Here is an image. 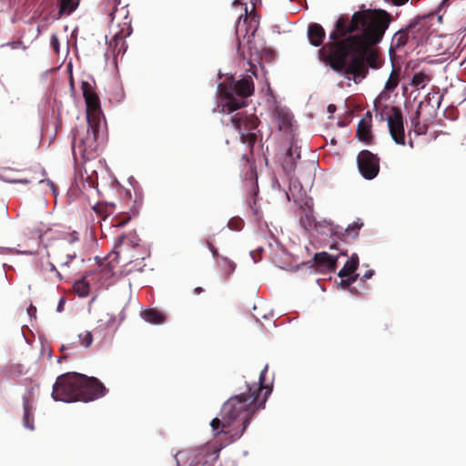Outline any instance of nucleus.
I'll list each match as a JSON object with an SVG mask.
<instances>
[{
	"label": "nucleus",
	"instance_id": "c03bdc74",
	"mask_svg": "<svg viewBox=\"0 0 466 466\" xmlns=\"http://www.w3.org/2000/svg\"><path fill=\"white\" fill-rule=\"evenodd\" d=\"M373 275H374V270H373V269H369V270H367V271L364 273V275L362 276V279H363L364 280H366V279H370Z\"/></svg>",
	"mask_w": 466,
	"mask_h": 466
},
{
	"label": "nucleus",
	"instance_id": "4be33fe9",
	"mask_svg": "<svg viewBox=\"0 0 466 466\" xmlns=\"http://www.w3.org/2000/svg\"><path fill=\"white\" fill-rule=\"evenodd\" d=\"M116 322V316L114 314L106 312L102 318L98 319V326L96 328V330L104 331L106 329H111Z\"/></svg>",
	"mask_w": 466,
	"mask_h": 466
},
{
	"label": "nucleus",
	"instance_id": "393cba45",
	"mask_svg": "<svg viewBox=\"0 0 466 466\" xmlns=\"http://www.w3.org/2000/svg\"><path fill=\"white\" fill-rule=\"evenodd\" d=\"M73 288L79 297L85 298L89 294L90 286L85 278L76 281Z\"/></svg>",
	"mask_w": 466,
	"mask_h": 466
},
{
	"label": "nucleus",
	"instance_id": "f8f14e48",
	"mask_svg": "<svg viewBox=\"0 0 466 466\" xmlns=\"http://www.w3.org/2000/svg\"><path fill=\"white\" fill-rule=\"evenodd\" d=\"M37 255L38 260L36 262V266L39 268V270L43 273H46L47 271L54 272L56 274V279L58 280H62V275L56 269V266L49 260L48 251L45 249L44 251L39 252Z\"/></svg>",
	"mask_w": 466,
	"mask_h": 466
},
{
	"label": "nucleus",
	"instance_id": "f704fd0d",
	"mask_svg": "<svg viewBox=\"0 0 466 466\" xmlns=\"http://www.w3.org/2000/svg\"><path fill=\"white\" fill-rule=\"evenodd\" d=\"M303 200V205L300 207L302 211H304V209H306V211H313L312 198L306 197Z\"/></svg>",
	"mask_w": 466,
	"mask_h": 466
},
{
	"label": "nucleus",
	"instance_id": "864d4df0",
	"mask_svg": "<svg viewBox=\"0 0 466 466\" xmlns=\"http://www.w3.org/2000/svg\"><path fill=\"white\" fill-rule=\"evenodd\" d=\"M350 228H355V225H350V226L347 228V229H346V230H347V231H350Z\"/></svg>",
	"mask_w": 466,
	"mask_h": 466
},
{
	"label": "nucleus",
	"instance_id": "09e8293b",
	"mask_svg": "<svg viewBox=\"0 0 466 466\" xmlns=\"http://www.w3.org/2000/svg\"><path fill=\"white\" fill-rule=\"evenodd\" d=\"M411 124H412V126H414V127H416V126L419 124V116H416L415 117H413V118L411 119Z\"/></svg>",
	"mask_w": 466,
	"mask_h": 466
},
{
	"label": "nucleus",
	"instance_id": "39448f33",
	"mask_svg": "<svg viewBox=\"0 0 466 466\" xmlns=\"http://www.w3.org/2000/svg\"><path fill=\"white\" fill-rule=\"evenodd\" d=\"M99 127V119L91 118L88 115L86 122L76 127L73 132L72 151L76 157L89 158L97 150L96 134Z\"/></svg>",
	"mask_w": 466,
	"mask_h": 466
},
{
	"label": "nucleus",
	"instance_id": "49530a36",
	"mask_svg": "<svg viewBox=\"0 0 466 466\" xmlns=\"http://www.w3.org/2000/svg\"><path fill=\"white\" fill-rule=\"evenodd\" d=\"M64 305H65V299H60V300L58 302V305L56 307V311L57 312H61L64 309Z\"/></svg>",
	"mask_w": 466,
	"mask_h": 466
},
{
	"label": "nucleus",
	"instance_id": "58836bf2",
	"mask_svg": "<svg viewBox=\"0 0 466 466\" xmlns=\"http://www.w3.org/2000/svg\"><path fill=\"white\" fill-rule=\"evenodd\" d=\"M47 230H49L48 228H45V229H33L31 230V233L33 235H36L38 236V238L41 239L42 238V236H43V233L46 232Z\"/></svg>",
	"mask_w": 466,
	"mask_h": 466
},
{
	"label": "nucleus",
	"instance_id": "423d86ee",
	"mask_svg": "<svg viewBox=\"0 0 466 466\" xmlns=\"http://www.w3.org/2000/svg\"><path fill=\"white\" fill-rule=\"evenodd\" d=\"M380 101L378 97L374 100L375 117L381 122L387 121L392 139L398 145H404L405 136L401 110L397 106H379Z\"/></svg>",
	"mask_w": 466,
	"mask_h": 466
},
{
	"label": "nucleus",
	"instance_id": "0eeeda50",
	"mask_svg": "<svg viewBox=\"0 0 466 466\" xmlns=\"http://www.w3.org/2000/svg\"><path fill=\"white\" fill-rule=\"evenodd\" d=\"M258 21L255 15L248 16V8L245 7V14L239 16L236 25V35L238 44V52L246 58L244 48L248 47L250 52L248 59H251L253 55H258V49L253 51V39L255 33L258 30Z\"/></svg>",
	"mask_w": 466,
	"mask_h": 466
},
{
	"label": "nucleus",
	"instance_id": "ea45409f",
	"mask_svg": "<svg viewBox=\"0 0 466 466\" xmlns=\"http://www.w3.org/2000/svg\"><path fill=\"white\" fill-rule=\"evenodd\" d=\"M27 313L31 318H35L36 308L33 305H30L27 309Z\"/></svg>",
	"mask_w": 466,
	"mask_h": 466
},
{
	"label": "nucleus",
	"instance_id": "603ef678",
	"mask_svg": "<svg viewBox=\"0 0 466 466\" xmlns=\"http://www.w3.org/2000/svg\"><path fill=\"white\" fill-rule=\"evenodd\" d=\"M47 183L51 186L52 189H53V190H55V189H54L53 182H52V181H50V180H48V181H47Z\"/></svg>",
	"mask_w": 466,
	"mask_h": 466
},
{
	"label": "nucleus",
	"instance_id": "1a4fd4ad",
	"mask_svg": "<svg viewBox=\"0 0 466 466\" xmlns=\"http://www.w3.org/2000/svg\"><path fill=\"white\" fill-rule=\"evenodd\" d=\"M433 15H423L415 18L406 28L408 35L418 44H423L431 35V20Z\"/></svg>",
	"mask_w": 466,
	"mask_h": 466
},
{
	"label": "nucleus",
	"instance_id": "412c9836",
	"mask_svg": "<svg viewBox=\"0 0 466 466\" xmlns=\"http://www.w3.org/2000/svg\"><path fill=\"white\" fill-rule=\"evenodd\" d=\"M300 157L299 147L296 144H292L288 149L286 157L284 158V166L289 167L291 169L294 166L295 159Z\"/></svg>",
	"mask_w": 466,
	"mask_h": 466
},
{
	"label": "nucleus",
	"instance_id": "9d476101",
	"mask_svg": "<svg viewBox=\"0 0 466 466\" xmlns=\"http://www.w3.org/2000/svg\"><path fill=\"white\" fill-rule=\"evenodd\" d=\"M357 164L360 174L366 179H372L379 173V158L368 150H362L358 155Z\"/></svg>",
	"mask_w": 466,
	"mask_h": 466
},
{
	"label": "nucleus",
	"instance_id": "e433bc0d",
	"mask_svg": "<svg viewBox=\"0 0 466 466\" xmlns=\"http://www.w3.org/2000/svg\"><path fill=\"white\" fill-rule=\"evenodd\" d=\"M0 249L4 252V251H11V252H15L16 254H24V255H31L33 254L32 251H29V250H15L13 248H0Z\"/></svg>",
	"mask_w": 466,
	"mask_h": 466
},
{
	"label": "nucleus",
	"instance_id": "a878e982",
	"mask_svg": "<svg viewBox=\"0 0 466 466\" xmlns=\"http://www.w3.org/2000/svg\"><path fill=\"white\" fill-rule=\"evenodd\" d=\"M430 81V78L424 73L419 72L416 73L410 81V86L420 89L423 88L425 85Z\"/></svg>",
	"mask_w": 466,
	"mask_h": 466
},
{
	"label": "nucleus",
	"instance_id": "b1692460",
	"mask_svg": "<svg viewBox=\"0 0 466 466\" xmlns=\"http://www.w3.org/2000/svg\"><path fill=\"white\" fill-rule=\"evenodd\" d=\"M79 0H61L59 15H70L78 6Z\"/></svg>",
	"mask_w": 466,
	"mask_h": 466
},
{
	"label": "nucleus",
	"instance_id": "2eb2a0df",
	"mask_svg": "<svg viewBox=\"0 0 466 466\" xmlns=\"http://www.w3.org/2000/svg\"><path fill=\"white\" fill-rule=\"evenodd\" d=\"M325 36V31L319 24H310L308 28V38L314 46H319Z\"/></svg>",
	"mask_w": 466,
	"mask_h": 466
},
{
	"label": "nucleus",
	"instance_id": "4468645a",
	"mask_svg": "<svg viewBox=\"0 0 466 466\" xmlns=\"http://www.w3.org/2000/svg\"><path fill=\"white\" fill-rule=\"evenodd\" d=\"M299 223L307 231L315 229L319 233H327L325 230L321 229V224H317V220L313 216V211H306V209H304L303 215L300 217Z\"/></svg>",
	"mask_w": 466,
	"mask_h": 466
},
{
	"label": "nucleus",
	"instance_id": "9b49d317",
	"mask_svg": "<svg viewBox=\"0 0 466 466\" xmlns=\"http://www.w3.org/2000/svg\"><path fill=\"white\" fill-rule=\"evenodd\" d=\"M358 265L359 258L356 254H353L339 272V277L341 279L340 285L350 286L357 280L359 274H354V272Z\"/></svg>",
	"mask_w": 466,
	"mask_h": 466
},
{
	"label": "nucleus",
	"instance_id": "a211bd4d",
	"mask_svg": "<svg viewBox=\"0 0 466 466\" xmlns=\"http://www.w3.org/2000/svg\"><path fill=\"white\" fill-rule=\"evenodd\" d=\"M370 119L362 117L357 127V137L360 140L368 142L370 139Z\"/></svg>",
	"mask_w": 466,
	"mask_h": 466
},
{
	"label": "nucleus",
	"instance_id": "37998d69",
	"mask_svg": "<svg viewBox=\"0 0 466 466\" xmlns=\"http://www.w3.org/2000/svg\"><path fill=\"white\" fill-rule=\"evenodd\" d=\"M207 245L209 248V250L211 251L212 255L214 257H218V250L214 248V246L210 243V242H207Z\"/></svg>",
	"mask_w": 466,
	"mask_h": 466
},
{
	"label": "nucleus",
	"instance_id": "5701e85b",
	"mask_svg": "<svg viewBox=\"0 0 466 466\" xmlns=\"http://www.w3.org/2000/svg\"><path fill=\"white\" fill-rule=\"evenodd\" d=\"M15 172L12 168H5L0 171V180L6 183H20V184H28L30 181L26 178H16L11 177L9 173Z\"/></svg>",
	"mask_w": 466,
	"mask_h": 466
},
{
	"label": "nucleus",
	"instance_id": "f257e3e1",
	"mask_svg": "<svg viewBox=\"0 0 466 466\" xmlns=\"http://www.w3.org/2000/svg\"><path fill=\"white\" fill-rule=\"evenodd\" d=\"M390 23V15L381 9L355 12L350 23L339 18L329 35L331 43L319 51V59L348 79L360 82L375 56L371 46L380 42Z\"/></svg>",
	"mask_w": 466,
	"mask_h": 466
},
{
	"label": "nucleus",
	"instance_id": "f3484780",
	"mask_svg": "<svg viewBox=\"0 0 466 466\" xmlns=\"http://www.w3.org/2000/svg\"><path fill=\"white\" fill-rule=\"evenodd\" d=\"M23 407H24V418H23L24 427L30 431H33L35 429L33 414L31 412L33 408H32V405H31L29 400L26 397H24V399H23Z\"/></svg>",
	"mask_w": 466,
	"mask_h": 466
},
{
	"label": "nucleus",
	"instance_id": "7ed1b4c3",
	"mask_svg": "<svg viewBox=\"0 0 466 466\" xmlns=\"http://www.w3.org/2000/svg\"><path fill=\"white\" fill-rule=\"evenodd\" d=\"M106 393V387L96 378L73 372L57 378L51 396L56 401L70 403L92 401L105 396Z\"/></svg>",
	"mask_w": 466,
	"mask_h": 466
},
{
	"label": "nucleus",
	"instance_id": "473e14b6",
	"mask_svg": "<svg viewBox=\"0 0 466 466\" xmlns=\"http://www.w3.org/2000/svg\"><path fill=\"white\" fill-rule=\"evenodd\" d=\"M200 466H219L218 454H210Z\"/></svg>",
	"mask_w": 466,
	"mask_h": 466
},
{
	"label": "nucleus",
	"instance_id": "7c9ffc66",
	"mask_svg": "<svg viewBox=\"0 0 466 466\" xmlns=\"http://www.w3.org/2000/svg\"><path fill=\"white\" fill-rule=\"evenodd\" d=\"M243 227V221L240 218H231L228 223V228L231 230H240Z\"/></svg>",
	"mask_w": 466,
	"mask_h": 466
},
{
	"label": "nucleus",
	"instance_id": "79ce46f5",
	"mask_svg": "<svg viewBox=\"0 0 466 466\" xmlns=\"http://www.w3.org/2000/svg\"><path fill=\"white\" fill-rule=\"evenodd\" d=\"M76 258V254H68L66 256V261L62 263V266H68L69 263Z\"/></svg>",
	"mask_w": 466,
	"mask_h": 466
},
{
	"label": "nucleus",
	"instance_id": "20e7f679",
	"mask_svg": "<svg viewBox=\"0 0 466 466\" xmlns=\"http://www.w3.org/2000/svg\"><path fill=\"white\" fill-rule=\"evenodd\" d=\"M254 84L250 76H246L238 82L231 80L228 86L224 84L218 86V92L221 96V105L218 111L232 114L246 105L245 98L253 94Z\"/></svg>",
	"mask_w": 466,
	"mask_h": 466
},
{
	"label": "nucleus",
	"instance_id": "6e6d98bb",
	"mask_svg": "<svg viewBox=\"0 0 466 466\" xmlns=\"http://www.w3.org/2000/svg\"><path fill=\"white\" fill-rule=\"evenodd\" d=\"M286 195H287L288 199L290 200V194L289 193H286Z\"/></svg>",
	"mask_w": 466,
	"mask_h": 466
},
{
	"label": "nucleus",
	"instance_id": "3c124183",
	"mask_svg": "<svg viewBox=\"0 0 466 466\" xmlns=\"http://www.w3.org/2000/svg\"><path fill=\"white\" fill-rule=\"evenodd\" d=\"M202 291H203V289H202V288H200V287H198V288H197V289H195V293H196V294H199V293H201Z\"/></svg>",
	"mask_w": 466,
	"mask_h": 466
},
{
	"label": "nucleus",
	"instance_id": "aec40b11",
	"mask_svg": "<svg viewBox=\"0 0 466 466\" xmlns=\"http://www.w3.org/2000/svg\"><path fill=\"white\" fill-rule=\"evenodd\" d=\"M398 84H399L398 76H396L395 72L392 71L389 79L385 83L384 90L378 96V99H380V100L389 99L390 96L388 95V92L393 91L397 87Z\"/></svg>",
	"mask_w": 466,
	"mask_h": 466
},
{
	"label": "nucleus",
	"instance_id": "a19ab883",
	"mask_svg": "<svg viewBox=\"0 0 466 466\" xmlns=\"http://www.w3.org/2000/svg\"><path fill=\"white\" fill-rule=\"evenodd\" d=\"M224 261L228 265V268L230 272L235 270L236 265L233 261L228 260L227 258H223Z\"/></svg>",
	"mask_w": 466,
	"mask_h": 466
},
{
	"label": "nucleus",
	"instance_id": "2f4dec72",
	"mask_svg": "<svg viewBox=\"0 0 466 466\" xmlns=\"http://www.w3.org/2000/svg\"><path fill=\"white\" fill-rule=\"evenodd\" d=\"M114 43L115 48H117L118 45L120 44V47L117 49L116 55H119L122 52L123 46L125 45V41L121 36L118 35V34H116L113 37V40L110 42V46H112Z\"/></svg>",
	"mask_w": 466,
	"mask_h": 466
},
{
	"label": "nucleus",
	"instance_id": "f03ea898",
	"mask_svg": "<svg viewBox=\"0 0 466 466\" xmlns=\"http://www.w3.org/2000/svg\"><path fill=\"white\" fill-rule=\"evenodd\" d=\"M268 365L261 370L258 383L248 385V394H240L228 400L221 409V419L215 418L210 426L216 433L228 434L232 441L239 439L247 429L255 411L264 407L271 392L270 388L264 387V377Z\"/></svg>",
	"mask_w": 466,
	"mask_h": 466
},
{
	"label": "nucleus",
	"instance_id": "6e6552de",
	"mask_svg": "<svg viewBox=\"0 0 466 466\" xmlns=\"http://www.w3.org/2000/svg\"><path fill=\"white\" fill-rule=\"evenodd\" d=\"M232 126L240 135L242 143L252 147L257 141L258 119L254 115L244 116L237 113L229 118Z\"/></svg>",
	"mask_w": 466,
	"mask_h": 466
},
{
	"label": "nucleus",
	"instance_id": "ddd939ff",
	"mask_svg": "<svg viewBox=\"0 0 466 466\" xmlns=\"http://www.w3.org/2000/svg\"><path fill=\"white\" fill-rule=\"evenodd\" d=\"M84 98L86 104V118H88V115H90L93 119H99V100L96 95L92 91L84 95Z\"/></svg>",
	"mask_w": 466,
	"mask_h": 466
},
{
	"label": "nucleus",
	"instance_id": "6ab92c4d",
	"mask_svg": "<svg viewBox=\"0 0 466 466\" xmlns=\"http://www.w3.org/2000/svg\"><path fill=\"white\" fill-rule=\"evenodd\" d=\"M142 319L151 324H161L165 320V316L157 309H147L141 312Z\"/></svg>",
	"mask_w": 466,
	"mask_h": 466
},
{
	"label": "nucleus",
	"instance_id": "c756f323",
	"mask_svg": "<svg viewBox=\"0 0 466 466\" xmlns=\"http://www.w3.org/2000/svg\"><path fill=\"white\" fill-rule=\"evenodd\" d=\"M78 338H79L80 343L85 348L90 347L92 342H93V336H92V333L90 331H85L83 333H80L78 335Z\"/></svg>",
	"mask_w": 466,
	"mask_h": 466
},
{
	"label": "nucleus",
	"instance_id": "c85d7f7f",
	"mask_svg": "<svg viewBox=\"0 0 466 466\" xmlns=\"http://www.w3.org/2000/svg\"><path fill=\"white\" fill-rule=\"evenodd\" d=\"M425 100L433 108H439L441 106V97L438 93H429Z\"/></svg>",
	"mask_w": 466,
	"mask_h": 466
},
{
	"label": "nucleus",
	"instance_id": "5fc2aeb1",
	"mask_svg": "<svg viewBox=\"0 0 466 466\" xmlns=\"http://www.w3.org/2000/svg\"><path fill=\"white\" fill-rule=\"evenodd\" d=\"M250 176H251V177H254V176L256 177V174L254 173V171H253V170H251V172H250Z\"/></svg>",
	"mask_w": 466,
	"mask_h": 466
},
{
	"label": "nucleus",
	"instance_id": "8fccbe9b",
	"mask_svg": "<svg viewBox=\"0 0 466 466\" xmlns=\"http://www.w3.org/2000/svg\"><path fill=\"white\" fill-rule=\"evenodd\" d=\"M364 117H367V119H370V123L371 124V114H370V112L368 111Z\"/></svg>",
	"mask_w": 466,
	"mask_h": 466
},
{
	"label": "nucleus",
	"instance_id": "de8ad7c7",
	"mask_svg": "<svg viewBox=\"0 0 466 466\" xmlns=\"http://www.w3.org/2000/svg\"><path fill=\"white\" fill-rule=\"evenodd\" d=\"M327 109L329 113L333 114L336 111V106L333 104H329Z\"/></svg>",
	"mask_w": 466,
	"mask_h": 466
},
{
	"label": "nucleus",
	"instance_id": "72a5a7b5",
	"mask_svg": "<svg viewBox=\"0 0 466 466\" xmlns=\"http://www.w3.org/2000/svg\"><path fill=\"white\" fill-rule=\"evenodd\" d=\"M317 224H321V229L325 230L327 233H324L325 235H328L333 231V224L330 220L323 219L317 221Z\"/></svg>",
	"mask_w": 466,
	"mask_h": 466
},
{
	"label": "nucleus",
	"instance_id": "bb28decb",
	"mask_svg": "<svg viewBox=\"0 0 466 466\" xmlns=\"http://www.w3.org/2000/svg\"><path fill=\"white\" fill-rule=\"evenodd\" d=\"M410 38H411V36L408 35L407 28H405L394 35L393 41L396 43L397 46H404Z\"/></svg>",
	"mask_w": 466,
	"mask_h": 466
},
{
	"label": "nucleus",
	"instance_id": "4c0bfd02",
	"mask_svg": "<svg viewBox=\"0 0 466 466\" xmlns=\"http://www.w3.org/2000/svg\"><path fill=\"white\" fill-rule=\"evenodd\" d=\"M81 88H82L83 96L92 92V86L88 82H85V81L82 82Z\"/></svg>",
	"mask_w": 466,
	"mask_h": 466
},
{
	"label": "nucleus",
	"instance_id": "a18cd8bd",
	"mask_svg": "<svg viewBox=\"0 0 466 466\" xmlns=\"http://www.w3.org/2000/svg\"><path fill=\"white\" fill-rule=\"evenodd\" d=\"M76 241H78V234L77 232L74 231L71 236H70V239H69V243L70 244H73L74 242Z\"/></svg>",
	"mask_w": 466,
	"mask_h": 466
},
{
	"label": "nucleus",
	"instance_id": "c9c22d12",
	"mask_svg": "<svg viewBox=\"0 0 466 466\" xmlns=\"http://www.w3.org/2000/svg\"><path fill=\"white\" fill-rule=\"evenodd\" d=\"M50 45L56 52L59 49V40L56 35H51Z\"/></svg>",
	"mask_w": 466,
	"mask_h": 466
},
{
	"label": "nucleus",
	"instance_id": "dca6fc26",
	"mask_svg": "<svg viewBox=\"0 0 466 466\" xmlns=\"http://www.w3.org/2000/svg\"><path fill=\"white\" fill-rule=\"evenodd\" d=\"M314 261L322 269H334L336 267L337 258L327 252H319L315 254Z\"/></svg>",
	"mask_w": 466,
	"mask_h": 466
},
{
	"label": "nucleus",
	"instance_id": "cd10ccee",
	"mask_svg": "<svg viewBox=\"0 0 466 466\" xmlns=\"http://www.w3.org/2000/svg\"><path fill=\"white\" fill-rule=\"evenodd\" d=\"M125 245L129 247L131 243L125 236L118 238L114 246V252L116 256H120L123 253L124 249L122 247Z\"/></svg>",
	"mask_w": 466,
	"mask_h": 466
},
{
	"label": "nucleus",
	"instance_id": "4d7b16f0",
	"mask_svg": "<svg viewBox=\"0 0 466 466\" xmlns=\"http://www.w3.org/2000/svg\"><path fill=\"white\" fill-rule=\"evenodd\" d=\"M418 134H420L422 133V131L420 130V128L417 131Z\"/></svg>",
	"mask_w": 466,
	"mask_h": 466
}]
</instances>
